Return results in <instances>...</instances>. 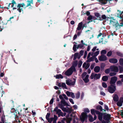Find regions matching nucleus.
Returning <instances> with one entry per match:
<instances>
[{
  "mask_svg": "<svg viewBox=\"0 0 123 123\" xmlns=\"http://www.w3.org/2000/svg\"><path fill=\"white\" fill-rule=\"evenodd\" d=\"M25 6V5L24 3H22L21 4H18L17 6V7H13L12 8L13 10L16 9L19 12H21V11H23L22 8L21 7L23 6L24 7Z\"/></svg>",
  "mask_w": 123,
  "mask_h": 123,
  "instance_id": "nucleus-1",
  "label": "nucleus"
},
{
  "mask_svg": "<svg viewBox=\"0 0 123 123\" xmlns=\"http://www.w3.org/2000/svg\"><path fill=\"white\" fill-rule=\"evenodd\" d=\"M108 92L111 93H114L116 90V86L115 85L111 84L107 88Z\"/></svg>",
  "mask_w": 123,
  "mask_h": 123,
  "instance_id": "nucleus-2",
  "label": "nucleus"
},
{
  "mask_svg": "<svg viewBox=\"0 0 123 123\" xmlns=\"http://www.w3.org/2000/svg\"><path fill=\"white\" fill-rule=\"evenodd\" d=\"M72 67H71L68 69L66 71L65 73V75L68 76H69L71 75L72 74L73 72L74 71H76V69Z\"/></svg>",
  "mask_w": 123,
  "mask_h": 123,
  "instance_id": "nucleus-3",
  "label": "nucleus"
},
{
  "mask_svg": "<svg viewBox=\"0 0 123 123\" xmlns=\"http://www.w3.org/2000/svg\"><path fill=\"white\" fill-rule=\"evenodd\" d=\"M74 81L72 82L71 80L70 79H68L66 80V84L69 86H73L74 85L76 82V80L74 78H73Z\"/></svg>",
  "mask_w": 123,
  "mask_h": 123,
  "instance_id": "nucleus-4",
  "label": "nucleus"
},
{
  "mask_svg": "<svg viewBox=\"0 0 123 123\" xmlns=\"http://www.w3.org/2000/svg\"><path fill=\"white\" fill-rule=\"evenodd\" d=\"M111 117V115L106 112L103 113V119L106 121H109Z\"/></svg>",
  "mask_w": 123,
  "mask_h": 123,
  "instance_id": "nucleus-5",
  "label": "nucleus"
},
{
  "mask_svg": "<svg viewBox=\"0 0 123 123\" xmlns=\"http://www.w3.org/2000/svg\"><path fill=\"white\" fill-rule=\"evenodd\" d=\"M117 77L116 76L111 77L110 82V84L116 85L115 83L117 80Z\"/></svg>",
  "mask_w": 123,
  "mask_h": 123,
  "instance_id": "nucleus-6",
  "label": "nucleus"
},
{
  "mask_svg": "<svg viewBox=\"0 0 123 123\" xmlns=\"http://www.w3.org/2000/svg\"><path fill=\"white\" fill-rule=\"evenodd\" d=\"M110 23H111L112 22L113 23V26H115L116 28H121L120 27L123 26V25L121 24L120 25L119 23H118L117 22H116L114 21H113L112 20H111L110 21Z\"/></svg>",
  "mask_w": 123,
  "mask_h": 123,
  "instance_id": "nucleus-7",
  "label": "nucleus"
},
{
  "mask_svg": "<svg viewBox=\"0 0 123 123\" xmlns=\"http://www.w3.org/2000/svg\"><path fill=\"white\" fill-rule=\"evenodd\" d=\"M81 117H80V119L82 122H84L85 119L87 118L88 117L87 113L86 112H83L81 115Z\"/></svg>",
  "mask_w": 123,
  "mask_h": 123,
  "instance_id": "nucleus-8",
  "label": "nucleus"
},
{
  "mask_svg": "<svg viewBox=\"0 0 123 123\" xmlns=\"http://www.w3.org/2000/svg\"><path fill=\"white\" fill-rule=\"evenodd\" d=\"M84 45L81 44H78L77 46L76 44H74V45L73 47V50L74 52H76L77 51L76 48L77 49L79 48H81L83 47Z\"/></svg>",
  "mask_w": 123,
  "mask_h": 123,
  "instance_id": "nucleus-9",
  "label": "nucleus"
},
{
  "mask_svg": "<svg viewBox=\"0 0 123 123\" xmlns=\"http://www.w3.org/2000/svg\"><path fill=\"white\" fill-rule=\"evenodd\" d=\"M7 23L2 21L0 24V32L3 29L6 27Z\"/></svg>",
  "mask_w": 123,
  "mask_h": 123,
  "instance_id": "nucleus-10",
  "label": "nucleus"
},
{
  "mask_svg": "<svg viewBox=\"0 0 123 123\" xmlns=\"http://www.w3.org/2000/svg\"><path fill=\"white\" fill-rule=\"evenodd\" d=\"M55 111L56 112V114H58V117L62 116L61 111L60 109H58L57 107H56L53 111V112Z\"/></svg>",
  "mask_w": 123,
  "mask_h": 123,
  "instance_id": "nucleus-11",
  "label": "nucleus"
},
{
  "mask_svg": "<svg viewBox=\"0 0 123 123\" xmlns=\"http://www.w3.org/2000/svg\"><path fill=\"white\" fill-rule=\"evenodd\" d=\"M111 71L115 72H117L119 71L118 67L114 66H111L110 67Z\"/></svg>",
  "mask_w": 123,
  "mask_h": 123,
  "instance_id": "nucleus-12",
  "label": "nucleus"
},
{
  "mask_svg": "<svg viewBox=\"0 0 123 123\" xmlns=\"http://www.w3.org/2000/svg\"><path fill=\"white\" fill-rule=\"evenodd\" d=\"M100 61H105L107 60V57L106 56L104 55H101L98 58Z\"/></svg>",
  "mask_w": 123,
  "mask_h": 123,
  "instance_id": "nucleus-13",
  "label": "nucleus"
},
{
  "mask_svg": "<svg viewBox=\"0 0 123 123\" xmlns=\"http://www.w3.org/2000/svg\"><path fill=\"white\" fill-rule=\"evenodd\" d=\"M83 23L82 22L79 23L78 25V27L76 28V32H77V31L81 30L82 28V25Z\"/></svg>",
  "mask_w": 123,
  "mask_h": 123,
  "instance_id": "nucleus-14",
  "label": "nucleus"
},
{
  "mask_svg": "<svg viewBox=\"0 0 123 123\" xmlns=\"http://www.w3.org/2000/svg\"><path fill=\"white\" fill-rule=\"evenodd\" d=\"M109 62L111 63L115 64L117 63L118 62L117 60L115 58H112L109 59Z\"/></svg>",
  "mask_w": 123,
  "mask_h": 123,
  "instance_id": "nucleus-15",
  "label": "nucleus"
},
{
  "mask_svg": "<svg viewBox=\"0 0 123 123\" xmlns=\"http://www.w3.org/2000/svg\"><path fill=\"white\" fill-rule=\"evenodd\" d=\"M117 11L118 12V13L117 14V17L121 19L123 18V15H122V14L123 13V11L121 12L120 11H119L118 10H117Z\"/></svg>",
  "mask_w": 123,
  "mask_h": 123,
  "instance_id": "nucleus-16",
  "label": "nucleus"
},
{
  "mask_svg": "<svg viewBox=\"0 0 123 123\" xmlns=\"http://www.w3.org/2000/svg\"><path fill=\"white\" fill-rule=\"evenodd\" d=\"M63 104V106H70V105L66 102L65 100L62 97V105Z\"/></svg>",
  "mask_w": 123,
  "mask_h": 123,
  "instance_id": "nucleus-17",
  "label": "nucleus"
},
{
  "mask_svg": "<svg viewBox=\"0 0 123 123\" xmlns=\"http://www.w3.org/2000/svg\"><path fill=\"white\" fill-rule=\"evenodd\" d=\"M100 69V68L99 66H96L94 68V71L96 73L99 72Z\"/></svg>",
  "mask_w": 123,
  "mask_h": 123,
  "instance_id": "nucleus-18",
  "label": "nucleus"
},
{
  "mask_svg": "<svg viewBox=\"0 0 123 123\" xmlns=\"http://www.w3.org/2000/svg\"><path fill=\"white\" fill-rule=\"evenodd\" d=\"M119 98L117 94H115L113 97V100L114 101L117 102L118 101Z\"/></svg>",
  "mask_w": 123,
  "mask_h": 123,
  "instance_id": "nucleus-19",
  "label": "nucleus"
},
{
  "mask_svg": "<svg viewBox=\"0 0 123 123\" xmlns=\"http://www.w3.org/2000/svg\"><path fill=\"white\" fill-rule=\"evenodd\" d=\"M105 66V63H101L100 64V70L101 71H103L104 69V68Z\"/></svg>",
  "mask_w": 123,
  "mask_h": 123,
  "instance_id": "nucleus-20",
  "label": "nucleus"
},
{
  "mask_svg": "<svg viewBox=\"0 0 123 123\" xmlns=\"http://www.w3.org/2000/svg\"><path fill=\"white\" fill-rule=\"evenodd\" d=\"M11 111L12 113L14 112V113H17V112H18V116H19L20 114V113L18 110H15L14 108H12L11 110Z\"/></svg>",
  "mask_w": 123,
  "mask_h": 123,
  "instance_id": "nucleus-21",
  "label": "nucleus"
},
{
  "mask_svg": "<svg viewBox=\"0 0 123 123\" xmlns=\"http://www.w3.org/2000/svg\"><path fill=\"white\" fill-rule=\"evenodd\" d=\"M95 58V56L93 55L92 57H91L89 59L87 60L86 62H90L91 61H94Z\"/></svg>",
  "mask_w": 123,
  "mask_h": 123,
  "instance_id": "nucleus-22",
  "label": "nucleus"
},
{
  "mask_svg": "<svg viewBox=\"0 0 123 123\" xmlns=\"http://www.w3.org/2000/svg\"><path fill=\"white\" fill-rule=\"evenodd\" d=\"M108 77L107 76L105 75L103 76L102 80L104 81H106L108 80Z\"/></svg>",
  "mask_w": 123,
  "mask_h": 123,
  "instance_id": "nucleus-23",
  "label": "nucleus"
},
{
  "mask_svg": "<svg viewBox=\"0 0 123 123\" xmlns=\"http://www.w3.org/2000/svg\"><path fill=\"white\" fill-rule=\"evenodd\" d=\"M99 19H98L100 21L103 20L105 19L106 18V17L105 14L102 15L101 17H99Z\"/></svg>",
  "mask_w": 123,
  "mask_h": 123,
  "instance_id": "nucleus-24",
  "label": "nucleus"
},
{
  "mask_svg": "<svg viewBox=\"0 0 123 123\" xmlns=\"http://www.w3.org/2000/svg\"><path fill=\"white\" fill-rule=\"evenodd\" d=\"M78 61L77 60L73 62L72 66L71 67H72L73 68H74L75 69V67L77 65L78 63Z\"/></svg>",
  "mask_w": 123,
  "mask_h": 123,
  "instance_id": "nucleus-25",
  "label": "nucleus"
},
{
  "mask_svg": "<svg viewBox=\"0 0 123 123\" xmlns=\"http://www.w3.org/2000/svg\"><path fill=\"white\" fill-rule=\"evenodd\" d=\"M101 74H95V79L97 80L99 79L100 77Z\"/></svg>",
  "mask_w": 123,
  "mask_h": 123,
  "instance_id": "nucleus-26",
  "label": "nucleus"
},
{
  "mask_svg": "<svg viewBox=\"0 0 123 123\" xmlns=\"http://www.w3.org/2000/svg\"><path fill=\"white\" fill-rule=\"evenodd\" d=\"M115 54H116L118 56L121 57H123V54L119 51L116 52Z\"/></svg>",
  "mask_w": 123,
  "mask_h": 123,
  "instance_id": "nucleus-27",
  "label": "nucleus"
},
{
  "mask_svg": "<svg viewBox=\"0 0 123 123\" xmlns=\"http://www.w3.org/2000/svg\"><path fill=\"white\" fill-rule=\"evenodd\" d=\"M119 62L120 65L123 66V58L119 59Z\"/></svg>",
  "mask_w": 123,
  "mask_h": 123,
  "instance_id": "nucleus-28",
  "label": "nucleus"
},
{
  "mask_svg": "<svg viewBox=\"0 0 123 123\" xmlns=\"http://www.w3.org/2000/svg\"><path fill=\"white\" fill-rule=\"evenodd\" d=\"M89 120L90 122H92L94 121L93 117L90 114L89 115Z\"/></svg>",
  "mask_w": 123,
  "mask_h": 123,
  "instance_id": "nucleus-29",
  "label": "nucleus"
},
{
  "mask_svg": "<svg viewBox=\"0 0 123 123\" xmlns=\"http://www.w3.org/2000/svg\"><path fill=\"white\" fill-rule=\"evenodd\" d=\"M98 0V1L103 4H105L107 3V1H108V0Z\"/></svg>",
  "mask_w": 123,
  "mask_h": 123,
  "instance_id": "nucleus-30",
  "label": "nucleus"
},
{
  "mask_svg": "<svg viewBox=\"0 0 123 123\" xmlns=\"http://www.w3.org/2000/svg\"><path fill=\"white\" fill-rule=\"evenodd\" d=\"M96 109L97 110H100V111H102L103 110V109L102 106L100 105L97 106L96 107Z\"/></svg>",
  "mask_w": 123,
  "mask_h": 123,
  "instance_id": "nucleus-31",
  "label": "nucleus"
},
{
  "mask_svg": "<svg viewBox=\"0 0 123 123\" xmlns=\"http://www.w3.org/2000/svg\"><path fill=\"white\" fill-rule=\"evenodd\" d=\"M103 117V113L98 115V118L100 121H102V117Z\"/></svg>",
  "mask_w": 123,
  "mask_h": 123,
  "instance_id": "nucleus-32",
  "label": "nucleus"
},
{
  "mask_svg": "<svg viewBox=\"0 0 123 123\" xmlns=\"http://www.w3.org/2000/svg\"><path fill=\"white\" fill-rule=\"evenodd\" d=\"M61 81V80H58L57 81L56 85L58 86L59 87L62 86V84L60 82Z\"/></svg>",
  "mask_w": 123,
  "mask_h": 123,
  "instance_id": "nucleus-33",
  "label": "nucleus"
},
{
  "mask_svg": "<svg viewBox=\"0 0 123 123\" xmlns=\"http://www.w3.org/2000/svg\"><path fill=\"white\" fill-rule=\"evenodd\" d=\"M80 92L79 91H78L75 94V98L76 99H78L80 97Z\"/></svg>",
  "mask_w": 123,
  "mask_h": 123,
  "instance_id": "nucleus-34",
  "label": "nucleus"
},
{
  "mask_svg": "<svg viewBox=\"0 0 123 123\" xmlns=\"http://www.w3.org/2000/svg\"><path fill=\"white\" fill-rule=\"evenodd\" d=\"M119 67L120 73H122L123 72V67L122 66H119Z\"/></svg>",
  "mask_w": 123,
  "mask_h": 123,
  "instance_id": "nucleus-35",
  "label": "nucleus"
},
{
  "mask_svg": "<svg viewBox=\"0 0 123 123\" xmlns=\"http://www.w3.org/2000/svg\"><path fill=\"white\" fill-rule=\"evenodd\" d=\"M56 107H58H58L62 109V100L60 101V103H59L57 105V106Z\"/></svg>",
  "mask_w": 123,
  "mask_h": 123,
  "instance_id": "nucleus-36",
  "label": "nucleus"
},
{
  "mask_svg": "<svg viewBox=\"0 0 123 123\" xmlns=\"http://www.w3.org/2000/svg\"><path fill=\"white\" fill-rule=\"evenodd\" d=\"M67 108H68L67 111L66 112H68L70 114L71 113L72 111V110L68 107H67Z\"/></svg>",
  "mask_w": 123,
  "mask_h": 123,
  "instance_id": "nucleus-37",
  "label": "nucleus"
},
{
  "mask_svg": "<svg viewBox=\"0 0 123 123\" xmlns=\"http://www.w3.org/2000/svg\"><path fill=\"white\" fill-rule=\"evenodd\" d=\"M112 53V52L111 51H110L107 52V55L108 57H110Z\"/></svg>",
  "mask_w": 123,
  "mask_h": 123,
  "instance_id": "nucleus-38",
  "label": "nucleus"
},
{
  "mask_svg": "<svg viewBox=\"0 0 123 123\" xmlns=\"http://www.w3.org/2000/svg\"><path fill=\"white\" fill-rule=\"evenodd\" d=\"M102 86L104 88H106L107 86L106 83L105 82H103L102 83Z\"/></svg>",
  "mask_w": 123,
  "mask_h": 123,
  "instance_id": "nucleus-39",
  "label": "nucleus"
},
{
  "mask_svg": "<svg viewBox=\"0 0 123 123\" xmlns=\"http://www.w3.org/2000/svg\"><path fill=\"white\" fill-rule=\"evenodd\" d=\"M57 79H59L60 78H62V74H57L56 76H54Z\"/></svg>",
  "mask_w": 123,
  "mask_h": 123,
  "instance_id": "nucleus-40",
  "label": "nucleus"
},
{
  "mask_svg": "<svg viewBox=\"0 0 123 123\" xmlns=\"http://www.w3.org/2000/svg\"><path fill=\"white\" fill-rule=\"evenodd\" d=\"M92 16L90 15L88 17L87 19L88 20H92Z\"/></svg>",
  "mask_w": 123,
  "mask_h": 123,
  "instance_id": "nucleus-41",
  "label": "nucleus"
},
{
  "mask_svg": "<svg viewBox=\"0 0 123 123\" xmlns=\"http://www.w3.org/2000/svg\"><path fill=\"white\" fill-rule=\"evenodd\" d=\"M87 74L86 72H84L81 75L82 78L83 79L85 78V76Z\"/></svg>",
  "mask_w": 123,
  "mask_h": 123,
  "instance_id": "nucleus-42",
  "label": "nucleus"
},
{
  "mask_svg": "<svg viewBox=\"0 0 123 123\" xmlns=\"http://www.w3.org/2000/svg\"><path fill=\"white\" fill-rule=\"evenodd\" d=\"M82 62L81 60H80L79 61V63L78 64V67L79 68H80L81 66L82 63Z\"/></svg>",
  "mask_w": 123,
  "mask_h": 123,
  "instance_id": "nucleus-43",
  "label": "nucleus"
},
{
  "mask_svg": "<svg viewBox=\"0 0 123 123\" xmlns=\"http://www.w3.org/2000/svg\"><path fill=\"white\" fill-rule=\"evenodd\" d=\"M62 87L64 88L65 89H68L67 87H66V85L65 83H62Z\"/></svg>",
  "mask_w": 123,
  "mask_h": 123,
  "instance_id": "nucleus-44",
  "label": "nucleus"
},
{
  "mask_svg": "<svg viewBox=\"0 0 123 123\" xmlns=\"http://www.w3.org/2000/svg\"><path fill=\"white\" fill-rule=\"evenodd\" d=\"M117 105L119 106H121L122 105V103L119 101L117 103Z\"/></svg>",
  "mask_w": 123,
  "mask_h": 123,
  "instance_id": "nucleus-45",
  "label": "nucleus"
},
{
  "mask_svg": "<svg viewBox=\"0 0 123 123\" xmlns=\"http://www.w3.org/2000/svg\"><path fill=\"white\" fill-rule=\"evenodd\" d=\"M83 80L85 83H87L89 81V80L88 79H87L85 78H84L83 79Z\"/></svg>",
  "mask_w": 123,
  "mask_h": 123,
  "instance_id": "nucleus-46",
  "label": "nucleus"
},
{
  "mask_svg": "<svg viewBox=\"0 0 123 123\" xmlns=\"http://www.w3.org/2000/svg\"><path fill=\"white\" fill-rule=\"evenodd\" d=\"M50 115V113H47L46 116V118L47 120H48V119L49 118V117Z\"/></svg>",
  "mask_w": 123,
  "mask_h": 123,
  "instance_id": "nucleus-47",
  "label": "nucleus"
},
{
  "mask_svg": "<svg viewBox=\"0 0 123 123\" xmlns=\"http://www.w3.org/2000/svg\"><path fill=\"white\" fill-rule=\"evenodd\" d=\"M116 74L117 73L115 72H111L109 74V75L111 76H112L116 75Z\"/></svg>",
  "mask_w": 123,
  "mask_h": 123,
  "instance_id": "nucleus-48",
  "label": "nucleus"
},
{
  "mask_svg": "<svg viewBox=\"0 0 123 123\" xmlns=\"http://www.w3.org/2000/svg\"><path fill=\"white\" fill-rule=\"evenodd\" d=\"M54 118H50L49 119H48L47 120L48 121V122L49 123H51V122L53 120Z\"/></svg>",
  "mask_w": 123,
  "mask_h": 123,
  "instance_id": "nucleus-49",
  "label": "nucleus"
},
{
  "mask_svg": "<svg viewBox=\"0 0 123 123\" xmlns=\"http://www.w3.org/2000/svg\"><path fill=\"white\" fill-rule=\"evenodd\" d=\"M110 69L109 68H108L105 70V73L106 74H108L110 73Z\"/></svg>",
  "mask_w": 123,
  "mask_h": 123,
  "instance_id": "nucleus-50",
  "label": "nucleus"
},
{
  "mask_svg": "<svg viewBox=\"0 0 123 123\" xmlns=\"http://www.w3.org/2000/svg\"><path fill=\"white\" fill-rule=\"evenodd\" d=\"M94 15L95 16L97 17H100V15L97 12H95L94 13Z\"/></svg>",
  "mask_w": 123,
  "mask_h": 123,
  "instance_id": "nucleus-51",
  "label": "nucleus"
},
{
  "mask_svg": "<svg viewBox=\"0 0 123 123\" xmlns=\"http://www.w3.org/2000/svg\"><path fill=\"white\" fill-rule=\"evenodd\" d=\"M106 53V51L105 50H102L101 52V54L102 55V54H105Z\"/></svg>",
  "mask_w": 123,
  "mask_h": 123,
  "instance_id": "nucleus-52",
  "label": "nucleus"
},
{
  "mask_svg": "<svg viewBox=\"0 0 123 123\" xmlns=\"http://www.w3.org/2000/svg\"><path fill=\"white\" fill-rule=\"evenodd\" d=\"M91 114H92V115H94L95 114V110H94V109H91Z\"/></svg>",
  "mask_w": 123,
  "mask_h": 123,
  "instance_id": "nucleus-53",
  "label": "nucleus"
},
{
  "mask_svg": "<svg viewBox=\"0 0 123 123\" xmlns=\"http://www.w3.org/2000/svg\"><path fill=\"white\" fill-rule=\"evenodd\" d=\"M90 78L92 79L95 78V74L93 73H92L90 76Z\"/></svg>",
  "mask_w": 123,
  "mask_h": 123,
  "instance_id": "nucleus-54",
  "label": "nucleus"
},
{
  "mask_svg": "<svg viewBox=\"0 0 123 123\" xmlns=\"http://www.w3.org/2000/svg\"><path fill=\"white\" fill-rule=\"evenodd\" d=\"M62 96H63V98H65L66 100H68V97H67V96L65 94H62Z\"/></svg>",
  "mask_w": 123,
  "mask_h": 123,
  "instance_id": "nucleus-55",
  "label": "nucleus"
},
{
  "mask_svg": "<svg viewBox=\"0 0 123 123\" xmlns=\"http://www.w3.org/2000/svg\"><path fill=\"white\" fill-rule=\"evenodd\" d=\"M67 109V108L64 107L62 105V110L63 111H64L66 112Z\"/></svg>",
  "mask_w": 123,
  "mask_h": 123,
  "instance_id": "nucleus-56",
  "label": "nucleus"
},
{
  "mask_svg": "<svg viewBox=\"0 0 123 123\" xmlns=\"http://www.w3.org/2000/svg\"><path fill=\"white\" fill-rule=\"evenodd\" d=\"M95 63H93L90 66V68L92 70L93 69L94 67Z\"/></svg>",
  "mask_w": 123,
  "mask_h": 123,
  "instance_id": "nucleus-57",
  "label": "nucleus"
},
{
  "mask_svg": "<svg viewBox=\"0 0 123 123\" xmlns=\"http://www.w3.org/2000/svg\"><path fill=\"white\" fill-rule=\"evenodd\" d=\"M71 92H70L69 91H67L66 92V93L68 96H69L71 95Z\"/></svg>",
  "mask_w": 123,
  "mask_h": 123,
  "instance_id": "nucleus-58",
  "label": "nucleus"
},
{
  "mask_svg": "<svg viewBox=\"0 0 123 123\" xmlns=\"http://www.w3.org/2000/svg\"><path fill=\"white\" fill-rule=\"evenodd\" d=\"M99 53V51H97L95 52V53L94 54V56H95V57L96 56H97Z\"/></svg>",
  "mask_w": 123,
  "mask_h": 123,
  "instance_id": "nucleus-59",
  "label": "nucleus"
},
{
  "mask_svg": "<svg viewBox=\"0 0 123 123\" xmlns=\"http://www.w3.org/2000/svg\"><path fill=\"white\" fill-rule=\"evenodd\" d=\"M95 113L96 114H98V115H99L101 114L102 113L98 111L97 110H95Z\"/></svg>",
  "mask_w": 123,
  "mask_h": 123,
  "instance_id": "nucleus-60",
  "label": "nucleus"
},
{
  "mask_svg": "<svg viewBox=\"0 0 123 123\" xmlns=\"http://www.w3.org/2000/svg\"><path fill=\"white\" fill-rule=\"evenodd\" d=\"M90 64L89 63H88L87 64L86 66L85 67V68L86 69H87L90 66Z\"/></svg>",
  "mask_w": 123,
  "mask_h": 123,
  "instance_id": "nucleus-61",
  "label": "nucleus"
},
{
  "mask_svg": "<svg viewBox=\"0 0 123 123\" xmlns=\"http://www.w3.org/2000/svg\"><path fill=\"white\" fill-rule=\"evenodd\" d=\"M105 109L107 111H108L109 110V108L107 105H104Z\"/></svg>",
  "mask_w": 123,
  "mask_h": 123,
  "instance_id": "nucleus-62",
  "label": "nucleus"
},
{
  "mask_svg": "<svg viewBox=\"0 0 123 123\" xmlns=\"http://www.w3.org/2000/svg\"><path fill=\"white\" fill-rule=\"evenodd\" d=\"M84 111L85 112L89 113L90 111L88 108H85L84 109Z\"/></svg>",
  "mask_w": 123,
  "mask_h": 123,
  "instance_id": "nucleus-63",
  "label": "nucleus"
},
{
  "mask_svg": "<svg viewBox=\"0 0 123 123\" xmlns=\"http://www.w3.org/2000/svg\"><path fill=\"white\" fill-rule=\"evenodd\" d=\"M54 102V98H52L50 100L49 102V104L50 105H51Z\"/></svg>",
  "mask_w": 123,
  "mask_h": 123,
  "instance_id": "nucleus-64",
  "label": "nucleus"
}]
</instances>
